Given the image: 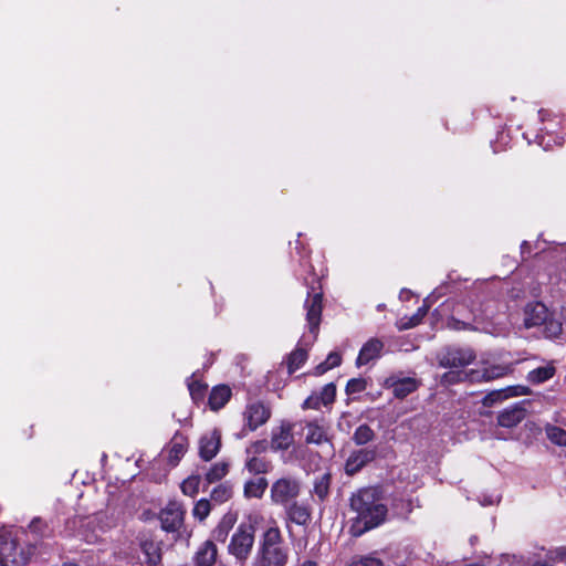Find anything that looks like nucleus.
Wrapping results in <instances>:
<instances>
[{"mask_svg":"<svg viewBox=\"0 0 566 566\" xmlns=\"http://www.w3.org/2000/svg\"><path fill=\"white\" fill-rule=\"evenodd\" d=\"M350 507L356 513L350 532L360 536L365 532L379 526L387 516V506L376 488L357 491L350 497Z\"/></svg>","mask_w":566,"mask_h":566,"instance_id":"nucleus-1","label":"nucleus"},{"mask_svg":"<svg viewBox=\"0 0 566 566\" xmlns=\"http://www.w3.org/2000/svg\"><path fill=\"white\" fill-rule=\"evenodd\" d=\"M34 547H20L10 530H0V564L2 566H24L30 560Z\"/></svg>","mask_w":566,"mask_h":566,"instance_id":"nucleus-2","label":"nucleus"},{"mask_svg":"<svg viewBox=\"0 0 566 566\" xmlns=\"http://www.w3.org/2000/svg\"><path fill=\"white\" fill-rule=\"evenodd\" d=\"M260 553V566H285L287 553L281 545V533L277 526H270L264 532Z\"/></svg>","mask_w":566,"mask_h":566,"instance_id":"nucleus-3","label":"nucleus"},{"mask_svg":"<svg viewBox=\"0 0 566 566\" xmlns=\"http://www.w3.org/2000/svg\"><path fill=\"white\" fill-rule=\"evenodd\" d=\"M301 493V482L292 475L276 479L270 488V497L273 504L287 506Z\"/></svg>","mask_w":566,"mask_h":566,"instance_id":"nucleus-4","label":"nucleus"},{"mask_svg":"<svg viewBox=\"0 0 566 566\" xmlns=\"http://www.w3.org/2000/svg\"><path fill=\"white\" fill-rule=\"evenodd\" d=\"M254 544V527L251 524H240L231 536L228 552L238 560L248 558Z\"/></svg>","mask_w":566,"mask_h":566,"instance_id":"nucleus-5","label":"nucleus"},{"mask_svg":"<svg viewBox=\"0 0 566 566\" xmlns=\"http://www.w3.org/2000/svg\"><path fill=\"white\" fill-rule=\"evenodd\" d=\"M475 358L471 348L451 347L439 356V364L444 368H458L470 365Z\"/></svg>","mask_w":566,"mask_h":566,"instance_id":"nucleus-6","label":"nucleus"},{"mask_svg":"<svg viewBox=\"0 0 566 566\" xmlns=\"http://www.w3.org/2000/svg\"><path fill=\"white\" fill-rule=\"evenodd\" d=\"M185 511L178 502H169L160 512L161 527L167 532H175L180 528L184 522Z\"/></svg>","mask_w":566,"mask_h":566,"instance_id":"nucleus-7","label":"nucleus"},{"mask_svg":"<svg viewBox=\"0 0 566 566\" xmlns=\"http://www.w3.org/2000/svg\"><path fill=\"white\" fill-rule=\"evenodd\" d=\"M221 447V433L219 430L213 429L205 433L199 441V455L205 461L213 459Z\"/></svg>","mask_w":566,"mask_h":566,"instance_id":"nucleus-8","label":"nucleus"},{"mask_svg":"<svg viewBox=\"0 0 566 566\" xmlns=\"http://www.w3.org/2000/svg\"><path fill=\"white\" fill-rule=\"evenodd\" d=\"M243 416L249 429L254 431L269 420L271 411L263 403L253 402L245 408Z\"/></svg>","mask_w":566,"mask_h":566,"instance_id":"nucleus-9","label":"nucleus"},{"mask_svg":"<svg viewBox=\"0 0 566 566\" xmlns=\"http://www.w3.org/2000/svg\"><path fill=\"white\" fill-rule=\"evenodd\" d=\"M512 373L511 365H492L489 367H482L480 369L471 370V382L474 381H490L504 377Z\"/></svg>","mask_w":566,"mask_h":566,"instance_id":"nucleus-10","label":"nucleus"},{"mask_svg":"<svg viewBox=\"0 0 566 566\" xmlns=\"http://www.w3.org/2000/svg\"><path fill=\"white\" fill-rule=\"evenodd\" d=\"M322 294L314 293L305 302L306 319L308 322L311 333H317L322 315Z\"/></svg>","mask_w":566,"mask_h":566,"instance_id":"nucleus-11","label":"nucleus"},{"mask_svg":"<svg viewBox=\"0 0 566 566\" xmlns=\"http://www.w3.org/2000/svg\"><path fill=\"white\" fill-rule=\"evenodd\" d=\"M547 318L548 310L543 303H531L525 307L524 325L526 328L543 325Z\"/></svg>","mask_w":566,"mask_h":566,"instance_id":"nucleus-12","label":"nucleus"},{"mask_svg":"<svg viewBox=\"0 0 566 566\" xmlns=\"http://www.w3.org/2000/svg\"><path fill=\"white\" fill-rule=\"evenodd\" d=\"M375 457V450L360 449L353 452L345 464L346 473L349 475L357 473L364 465L371 462Z\"/></svg>","mask_w":566,"mask_h":566,"instance_id":"nucleus-13","label":"nucleus"},{"mask_svg":"<svg viewBox=\"0 0 566 566\" xmlns=\"http://www.w3.org/2000/svg\"><path fill=\"white\" fill-rule=\"evenodd\" d=\"M525 401L515 403L514 406L503 410L497 417V423L504 428H513L525 418Z\"/></svg>","mask_w":566,"mask_h":566,"instance_id":"nucleus-14","label":"nucleus"},{"mask_svg":"<svg viewBox=\"0 0 566 566\" xmlns=\"http://www.w3.org/2000/svg\"><path fill=\"white\" fill-rule=\"evenodd\" d=\"M292 426L290 423H281L272 433L271 447L274 450H286L293 443Z\"/></svg>","mask_w":566,"mask_h":566,"instance_id":"nucleus-15","label":"nucleus"},{"mask_svg":"<svg viewBox=\"0 0 566 566\" xmlns=\"http://www.w3.org/2000/svg\"><path fill=\"white\" fill-rule=\"evenodd\" d=\"M384 348V343L377 338H371L367 343L364 344L361 347L356 365L363 366L371 361L373 359H376L380 356V353Z\"/></svg>","mask_w":566,"mask_h":566,"instance_id":"nucleus-16","label":"nucleus"},{"mask_svg":"<svg viewBox=\"0 0 566 566\" xmlns=\"http://www.w3.org/2000/svg\"><path fill=\"white\" fill-rule=\"evenodd\" d=\"M284 507L286 509L289 520L297 525H305L311 518L310 509L304 503H298L294 500Z\"/></svg>","mask_w":566,"mask_h":566,"instance_id":"nucleus-17","label":"nucleus"},{"mask_svg":"<svg viewBox=\"0 0 566 566\" xmlns=\"http://www.w3.org/2000/svg\"><path fill=\"white\" fill-rule=\"evenodd\" d=\"M531 389L526 386H510L505 389L499 390V391H492L485 398V400H489L491 402H495L501 399H506L511 397H517V396H525L530 395Z\"/></svg>","mask_w":566,"mask_h":566,"instance_id":"nucleus-18","label":"nucleus"},{"mask_svg":"<svg viewBox=\"0 0 566 566\" xmlns=\"http://www.w3.org/2000/svg\"><path fill=\"white\" fill-rule=\"evenodd\" d=\"M231 389L226 385L216 386L209 396V406L212 410H219L229 401Z\"/></svg>","mask_w":566,"mask_h":566,"instance_id":"nucleus-19","label":"nucleus"},{"mask_svg":"<svg viewBox=\"0 0 566 566\" xmlns=\"http://www.w3.org/2000/svg\"><path fill=\"white\" fill-rule=\"evenodd\" d=\"M305 430V441L307 443L321 444L328 441L326 428L316 421L308 422Z\"/></svg>","mask_w":566,"mask_h":566,"instance_id":"nucleus-20","label":"nucleus"},{"mask_svg":"<svg viewBox=\"0 0 566 566\" xmlns=\"http://www.w3.org/2000/svg\"><path fill=\"white\" fill-rule=\"evenodd\" d=\"M268 485V480L263 476L251 479L244 483V495L249 499H261Z\"/></svg>","mask_w":566,"mask_h":566,"instance_id":"nucleus-21","label":"nucleus"},{"mask_svg":"<svg viewBox=\"0 0 566 566\" xmlns=\"http://www.w3.org/2000/svg\"><path fill=\"white\" fill-rule=\"evenodd\" d=\"M187 440L184 437H175L168 447V460L176 465L187 451Z\"/></svg>","mask_w":566,"mask_h":566,"instance_id":"nucleus-22","label":"nucleus"},{"mask_svg":"<svg viewBox=\"0 0 566 566\" xmlns=\"http://www.w3.org/2000/svg\"><path fill=\"white\" fill-rule=\"evenodd\" d=\"M217 558V547L212 542H206L196 554V562L200 566H211Z\"/></svg>","mask_w":566,"mask_h":566,"instance_id":"nucleus-23","label":"nucleus"},{"mask_svg":"<svg viewBox=\"0 0 566 566\" xmlns=\"http://www.w3.org/2000/svg\"><path fill=\"white\" fill-rule=\"evenodd\" d=\"M140 547L145 556V562L148 565L155 566L161 560L160 547L157 543L153 541H143Z\"/></svg>","mask_w":566,"mask_h":566,"instance_id":"nucleus-24","label":"nucleus"},{"mask_svg":"<svg viewBox=\"0 0 566 566\" xmlns=\"http://www.w3.org/2000/svg\"><path fill=\"white\" fill-rule=\"evenodd\" d=\"M428 306H420L417 312L411 316L401 317L397 321L396 326L399 331H405L417 326L428 313Z\"/></svg>","mask_w":566,"mask_h":566,"instance_id":"nucleus-25","label":"nucleus"},{"mask_svg":"<svg viewBox=\"0 0 566 566\" xmlns=\"http://www.w3.org/2000/svg\"><path fill=\"white\" fill-rule=\"evenodd\" d=\"M555 367L548 364L531 370L527 375V380L532 384L538 385L551 379L555 375Z\"/></svg>","mask_w":566,"mask_h":566,"instance_id":"nucleus-26","label":"nucleus"},{"mask_svg":"<svg viewBox=\"0 0 566 566\" xmlns=\"http://www.w3.org/2000/svg\"><path fill=\"white\" fill-rule=\"evenodd\" d=\"M271 464L264 458L247 455L245 469L252 474H265L270 471Z\"/></svg>","mask_w":566,"mask_h":566,"instance_id":"nucleus-27","label":"nucleus"},{"mask_svg":"<svg viewBox=\"0 0 566 566\" xmlns=\"http://www.w3.org/2000/svg\"><path fill=\"white\" fill-rule=\"evenodd\" d=\"M418 388V382L413 378H403L392 384V392L397 398H405Z\"/></svg>","mask_w":566,"mask_h":566,"instance_id":"nucleus-28","label":"nucleus"},{"mask_svg":"<svg viewBox=\"0 0 566 566\" xmlns=\"http://www.w3.org/2000/svg\"><path fill=\"white\" fill-rule=\"evenodd\" d=\"M307 359V352L303 348H296L287 358V369L292 374L300 369Z\"/></svg>","mask_w":566,"mask_h":566,"instance_id":"nucleus-29","label":"nucleus"},{"mask_svg":"<svg viewBox=\"0 0 566 566\" xmlns=\"http://www.w3.org/2000/svg\"><path fill=\"white\" fill-rule=\"evenodd\" d=\"M464 380L471 381V370L470 371H463V370H450L442 375L441 382L443 385H453L457 382H461Z\"/></svg>","mask_w":566,"mask_h":566,"instance_id":"nucleus-30","label":"nucleus"},{"mask_svg":"<svg viewBox=\"0 0 566 566\" xmlns=\"http://www.w3.org/2000/svg\"><path fill=\"white\" fill-rule=\"evenodd\" d=\"M229 471V464L227 462L214 463L206 474V479L209 483L217 482L227 475Z\"/></svg>","mask_w":566,"mask_h":566,"instance_id":"nucleus-31","label":"nucleus"},{"mask_svg":"<svg viewBox=\"0 0 566 566\" xmlns=\"http://www.w3.org/2000/svg\"><path fill=\"white\" fill-rule=\"evenodd\" d=\"M375 437L374 431L367 424H360L354 432L353 440L356 444L363 446L371 441Z\"/></svg>","mask_w":566,"mask_h":566,"instance_id":"nucleus-32","label":"nucleus"},{"mask_svg":"<svg viewBox=\"0 0 566 566\" xmlns=\"http://www.w3.org/2000/svg\"><path fill=\"white\" fill-rule=\"evenodd\" d=\"M235 522V518L233 517V515H226L220 524L218 525V527L216 528L214 531V537L218 539V541H224L227 535H228V532L229 530L233 526Z\"/></svg>","mask_w":566,"mask_h":566,"instance_id":"nucleus-33","label":"nucleus"},{"mask_svg":"<svg viewBox=\"0 0 566 566\" xmlns=\"http://www.w3.org/2000/svg\"><path fill=\"white\" fill-rule=\"evenodd\" d=\"M547 438L557 446L566 447V431L555 426H548L546 428Z\"/></svg>","mask_w":566,"mask_h":566,"instance_id":"nucleus-34","label":"nucleus"},{"mask_svg":"<svg viewBox=\"0 0 566 566\" xmlns=\"http://www.w3.org/2000/svg\"><path fill=\"white\" fill-rule=\"evenodd\" d=\"M200 479L198 476H189L186 479L180 488L184 494L193 496L198 492Z\"/></svg>","mask_w":566,"mask_h":566,"instance_id":"nucleus-35","label":"nucleus"},{"mask_svg":"<svg viewBox=\"0 0 566 566\" xmlns=\"http://www.w3.org/2000/svg\"><path fill=\"white\" fill-rule=\"evenodd\" d=\"M323 406L331 405L336 396V387L333 382L325 385L318 394Z\"/></svg>","mask_w":566,"mask_h":566,"instance_id":"nucleus-36","label":"nucleus"},{"mask_svg":"<svg viewBox=\"0 0 566 566\" xmlns=\"http://www.w3.org/2000/svg\"><path fill=\"white\" fill-rule=\"evenodd\" d=\"M210 510H211V507H210L209 501L200 500L196 503V505L193 507V515H195V517L202 521L209 515Z\"/></svg>","mask_w":566,"mask_h":566,"instance_id":"nucleus-37","label":"nucleus"},{"mask_svg":"<svg viewBox=\"0 0 566 566\" xmlns=\"http://www.w3.org/2000/svg\"><path fill=\"white\" fill-rule=\"evenodd\" d=\"M348 566H382V562L375 556L355 558Z\"/></svg>","mask_w":566,"mask_h":566,"instance_id":"nucleus-38","label":"nucleus"},{"mask_svg":"<svg viewBox=\"0 0 566 566\" xmlns=\"http://www.w3.org/2000/svg\"><path fill=\"white\" fill-rule=\"evenodd\" d=\"M231 496V490L228 486L219 485L211 492V499L216 502H224Z\"/></svg>","mask_w":566,"mask_h":566,"instance_id":"nucleus-39","label":"nucleus"},{"mask_svg":"<svg viewBox=\"0 0 566 566\" xmlns=\"http://www.w3.org/2000/svg\"><path fill=\"white\" fill-rule=\"evenodd\" d=\"M543 325H545L544 332L547 337H557L562 333V324L557 321H548L547 318Z\"/></svg>","mask_w":566,"mask_h":566,"instance_id":"nucleus-40","label":"nucleus"},{"mask_svg":"<svg viewBox=\"0 0 566 566\" xmlns=\"http://www.w3.org/2000/svg\"><path fill=\"white\" fill-rule=\"evenodd\" d=\"M315 494L323 500L328 493V476L324 475L319 481H317L314 485Z\"/></svg>","mask_w":566,"mask_h":566,"instance_id":"nucleus-41","label":"nucleus"},{"mask_svg":"<svg viewBox=\"0 0 566 566\" xmlns=\"http://www.w3.org/2000/svg\"><path fill=\"white\" fill-rule=\"evenodd\" d=\"M268 449V442L265 440L255 441L251 443L247 449V455H258Z\"/></svg>","mask_w":566,"mask_h":566,"instance_id":"nucleus-42","label":"nucleus"},{"mask_svg":"<svg viewBox=\"0 0 566 566\" xmlns=\"http://www.w3.org/2000/svg\"><path fill=\"white\" fill-rule=\"evenodd\" d=\"M321 406H323V403L318 394H312L303 402V409H318Z\"/></svg>","mask_w":566,"mask_h":566,"instance_id":"nucleus-43","label":"nucleus"},{"mask_svg":"<svg viewBox=\"0 0 566 566\" xmlns=\"http://www.w3.org/2000/svg\"><path fill=\"white\" fill-rule=\"evenodd\" d=\"M346 389L349 394L360 392L365 389V381L363 379L353 378L347 382Z\"/></svg>","mask_w":566,"mask_h":566,"instance_id":"nucleus-44","label":"nucleus"},{"mask_svg":"<svg viewBox=\"0 0 566 566\" xmlns=\"http://www.w3.org/2000/svg\"><path fill=\"white\" fill-rule=\"evenodd\" d=\"M325 361H326V366H329L332 369L334 367L339 366L342 358L338 353L333 352L327 356Z\"/></svg>","mask_w":566,"mask_h":566,"instance_id":"nucleus-45","label":"nucleus"},{"mask_svg":"<svg viewBox=\"0 0 566 566\" xmlns=\"http://www.w3.org/2000/svg\"><path fill=\"white\" fill-rule=\"evenodd\" d=\"M44 527H45V524L41 518L32 520V522L29 525V528L31 530V532H33L35 534H42Z\"/></svg>","mask_w":566,"mask_h":566,"instance_id":"nucleus-46","label":"nucleus"},{"mask_svg":"<svg viewBox=\"0 0 566 566\" xmlns=\"http://www.w3.org/2000/svg\"><path fill=\"white\" fill-rule=\"evenodd\" d=\"M329 369H331V367L326 366V361H323V363H321L319 365L316 366L315 375H317V376L323 375L324 373H326Z\"/></svg>","mask_w":566,"mask_h":566,"instance_id":"nucleus-47","label":"nucleus"},{"mask_svg":"<svg viewBox=\"0 0 566 566\" xmlns=\"http://www.w3.org/2000/svg\"><path fill=\"white\" fill-rule=\"evenodd\" d=\"M469 327H470V324H468V323L454 321L453 328H455V329H467Z\"/></svg>","mask_w":566,"mask_h":566,"instance_id":"nucleus-48","label":"nucleus"},{"mask_svg":"<svg viewBox=\"0 0 566 566\" xmlns=\"http://www.w3.org/2000/svg\"><path fill=\"white\" fill-rule=\"evenodd\" d=\"M556 558L559 560H566V548H560L556 552Z\"/></svg>","mask_w":566,"mask_h":566,"instance_id":"nucleus-49","label":"nucleus"},{"mask_svg":"<svg viewBox=\"0 0 566 566\" xmlns=\"http://www.w3.org/2000/svg\"><path fill=\"white\" fill-rule=\"evenodd\" d=\"M301 566H317L314 560H305Z\"/></svg>","mask_w":566,"mask_h":566,"instance_id":"nucleus-50","label":"nucleus"},{"mask_svg":"<svg viewBox=\"0 0 566 566\" xmlns=\"http://www.w3.org/2000/svg\"><path fill=\"white\" fill-rule=\"evenodd\" d=\"M562 316L566 318V304L562 307Z\"/></svg>","mask_w":566,"mask_h":566,"instance_id":"nucleus-51","label":"nucleus"},{"mask_svg":"<svg viewBox=\"0 0 566 566\" xmlns=\"http://www.w3.org/2000/svg\"><path fill=\"white\" fill-rule=\"evenodd\" d=\"M189 390H190L191 395H195V384L189 385Z\"/></svg>","mask_w":566,"mask_h":566,"instance_id":"nucleus-52","label":"nucleus"}]
</instances>
